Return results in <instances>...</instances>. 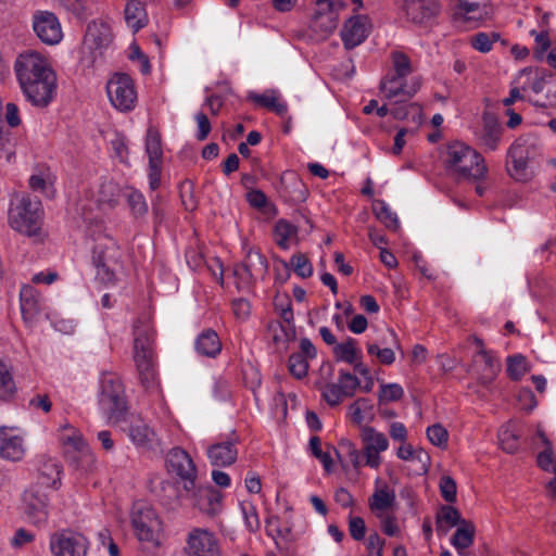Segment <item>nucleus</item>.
<instances>
[{"instance_id": "obj_1", "label": "nucleus", "mask_w": 556, "mask_h": 556, "mask_svg": "<svg viewBox=\"0 0 556 556\" xmlns=\"http://www.w3.org/2000/svg\"><path fill=\"white\" fill-rule=\"evenodd\" d=\"M18 87L33 106L47 108L56 94V75L48 60L29 50L20 53L13 65Z\"/></svg>"}, {"instance_id": "obj_2", "label": "nucleus", "mask_w": 556, "mask_h": 556, "mask_svg": "<svg viewBox=\"0 0 556 556\" xmlns=\"http://www.w3.org/2000/svg\"><path fill=\"white\" fill-rule=\"evenodd\" d=\"M132 337V359L139 380L144 389H154L157 386L156 331L148 316L134 321Z\"/></svg>"}, {"instance_id": "obj_3", "label": "nucleus", "mask_w": 556, "mask_h": 556, "mask_svg": "<svg viewBox=\"0 0 556 556\" xmlns=\"http://www.w3.org/2000/svg\"><path fill=\"white\" fill-rule=\"evenodd\" d=\"M359 437L362 451L352 441L342 439L339 442V450L336 451L338 457H346L355 469H359L362 466L379 468L382 463L380 453L389 447L388 438L370 426H362Z\"/></svg>"}, {"instance_id": "obj_4", "label": "nucleus", "mask_w": 556, "mask_h": 556, "mask_svg": "<svg viewBox=\"0 0 556 556\" xmlns=\"http://www.w3.org/2000/svg\"><path fill=\"white\" fill-rule=\"evenodd\" d=\"M42 203L36 197L27 193L12 198L8 220L12 229L27 237L40 235L43 223Z\"/></svg>"}, {"instance_id": "obj_5", "label": "nucleus", "mask_w": 556, "mask_h": 556, "mask_svg": "<svg viewBox=\"0 0 556 556\" xmlns=\"http://www.w3.org/2000/svg\"><path fill=\"white\" fill-rule=\"evenodd\" d=\"M444 163L463 178L481 180L488 173L483 156L460 141L447 144Z\"/></svg>"}, {"instance_id": "obj_6", "label": "nucleus", "mask_w": 556, "mask_h": 556, "mask_svg": "<svg viewBox=\"0 0 556 556\" xmlns=\"http://www.w3.org/2000/svg\"><path fill=\"white\" fill-rule=\"evenodd\" d=\"M96 279L106 286H114L124 273L123 253L111 238L96 244L92 251Z\"/></svg>"}, {"instance_id": "obj_7", "label": "nucleus", "mask_w": 556, "mask_h": 556, "mask_svg": "<svg viewBox=\"0 0 556 556\" xmlns=\"http://www.w3.org/2000/svg\"><path fill=\"white\" fill-rule=\"evenodd\" d=\"M99 405L112 425L126 421L127 404L124 386L115 374H103L100 381Z\"/></svg>"}, {"instance_id": "obj_8", "label": "nucleus", "mask_w": 556, "mask_h": 556, "mask_svg": "<svg viewBox=\"0 0 556 556\" xmlns=\"http://www.w3.org/2000/svg\"><path fill=\"white\" fill-rule=\"evenodd\" d=\"M131 525L140 542L152 546L160 544L162 522L155 510L144 503H137L131 511Z\"/></svg>"}, {"instance_id": "obj_9", "label": "nucleus", "mask_w": 556, "mask_h": 556, "mask_svg": "<svg viewBox=\"0 0 556 556\" xmlns=\"http://www.w3.org/2000/svg\"><path fill=\"white\" fill-rule=\"evenodd\" d=\"M23 513L27 520L38 527H45L48 523L50 510L49 491L39 485H30L22 495Z\"/></svg>"}, {"instance_id": "obj_10", "label": "nucleus", "mask_w": 556, "mask_h": 556, "mask_svg": "<svg viewBox=\"0 0 556 556\" xmlns=\"http://www.w3.org/2000/svg\"><path fill=\"white\" fill-rule=\"evenodd\" d=\"M165 463L168 473L182 483L184 491L191 492L198 479V469L191 456L181 447H173L166 454Z\"/></svg>"}, {"instance_id": "obj_11", "label": "nucleus", "mask_w": 556, "mask_h": 556, "mask_svg": "<svg viewBox=\"0 0 556 556\" xmlns=\"http://www.w3.org/2000/svg\"><path fill=\"white\" fill-rule=\"evenodd\" d=\"M106 92L114 108L122 112L135 109L137 92L131 77L124 73H116L106 84Z\"/></svg>"}, {"instance_id": "obj_12", "label": "nucleus", "mask_w": 556, "mask_h": 556, "mask_svg": "<svg viewBox=\"0 0 556 556\" xmlns=\"http://www.w3.org/2000/svg\"><path fill=\"white\" fill-rule=\"evenodd\" d=\"M534 154V144L528 137H519L507 151V172L516 180L529 178L528 161Z\"/></svg>"}, {"instance_id": "obj_13", "label": "nucleus", "mask_w": 556, "mask_h": 556, "mask_svg": "<svg viewBox=\"0 0 556 556\" xmlns=\"http://www.w3.org/2000/svg\"><path fill=\"white\" fill-rule=\"evenodd\" d=\"M361 387V381L356 376L340 370L337 383H327L323 388V399L330 406H338L344 399L352 397L357 388Z\"/></svg>"}, {"instance_id": "obj_14", "label": "nucleus", "mask_w": 556, "mask_h": 556, "mask_svg": "<svg viewBox=\"0 0 556 556\" xmlns=\"http://www.w3.org/2000/svg\"><path fill=\"white\" fill-rule=\"evenodd\" d=\"M186 496L191 500L193 507L210 517L222 510L223 494L211 485H197L194 482V489L186 493Z\"/></svg>"}, {"instance_id": "obj_15", "label": "nucleus", "mask_w": 556, "mask_h": 556, "mask_svg": "<svg viewBox=\"0 0 556 556\" xmlns=\"http://www.w3.org/2000/svg\"><path fill=\"white\" fill-rule=\"evenodd\" d=\"M186 553L188 556H220V547L213 532L194 528L188 534Z\"/></svg>"}, {"instance_id": "obj_16", "label": "nucleus", "mask_w": 556, "mask_h": 556, "mask_svg": "<svg viewBox=\"0 0 556 556\" xmlns=\"http://www.w3.org/2000/svg\"><path fill=\"white\" fill-rule=\"evenodd\" d=\"M112 42V31L108 24L103 22H91L88 24L84 41L83 51H88L91 56L89 62L92 63L97 54L101 55Z\"/></svg>"}, {"instance_id": "obj_17", "label": "nucleus", "mask_w": 556, "mask_h": 556, "mask_svg": "<svg viewBox=\"0 0 556 556\" xmlns=\"http://www.w3.org/2000/svg\"><path fill=\"white\" fill-rule=\"evenodd\" d=\"M87 544L84 535L71 531L55 533L50 540L53 556H86Z\"/></svg>"}, {"instance_id": "obj_18", "label": "nucleus", "mask_w": 556, "mask_h": 556, "mask_svg": "<svg viewBox=\"0 0 556 556\" xmlns=\"http://www.w3.org/2000/svg\"><path fill=\"white\" fill-rule=\"evenodd\" d=\"M339 7H342L341 2L334 3L330 0H318L311 21V28L321 36L331 34L338 26Z\"/></svg>"}, {"instance_id": "obj_19", "label": "nucleus", "mask_w": 556, "mask_h": 556, "mask_svg": "<svg viewBox=\"0 0 556 556\" xmlns=\"http://www.w3.org/2000/svg\"><path fill=\"white\" fill-rule=\"evenodd\" d=\"M33 28L37 37L50 46L59 43L63 37L58 17L49 11H38L34 14Z\"/></svg>"}, {"instance_id": "obj_20", "label": "nucleus", "mask_w": 556, "mask_h": 556, "mask_svg": "<svg viewBox=\"0 0 556 556\" xmlns=\"http://www.w3.org/2000/svg\"><path fill=\"white\" fill-rule=\"evenodd\" d=\"M503 130L498 118L493 113L484 112L481 127L475 131L478 146L484 151H495L501 143Z\"/></svg>"}, {"instance_id": "obj_21", "label": "nucleus", "mask_w": 556, "mask_h": 556, "mask_svg": "<svg viewBox=\"0 0 556 556\" xmlns=\"http://www.w3.org/2000/svg\"><path fill=\"white\" fill-rule=\"evenodd\" d=\"M268 269V262L266 257L258 251H249L245 261L238 264L233 268V276L237 277L241 283L249 285L257 277H264Z\"/></svg>"}, {"instance_id": "obj_22", "label": "nucleus", "mask_w": 556, "mask_h": 556, "mask_svg": "<svg viewBox=\"0 0 556 556\" xmlns=\"http://www.w3.org/2000/svg\"><path fill=\"white\" fill-rule=\"evenodd\" d=\"M123 431L127 432L131 442L140 450L154 451L161 447V441L154 430L140 418H134Z\"/></svg>"}, {"instance_id": "obj_23", "label": "nucleus", "mask_w": 556, "mask_h": 556, "mask_svg": "<svg viewBox=\"0 0 556 556\" xmlns=\"http://www.w3.org/2000/svg\"><path fill=\"white\" fill-rule=\"evenodd\" d=\"M403 9L413 23L427 24L440 14L441 4L438 0H405Z\"/></svg>"}, {"instance_id": "obj_24", "label": "nucleus", "mask_w": 556, "mask_h": 556, "mask_svg": "<svg viewBox=\"0 0 556 556\" xmlns=\"http://www.w3.org/2000/svg\"><path fill=\"white\" fill-rule=\"evenodd\" d=\"M238 437L232 433L225 441L208 446L206 455L212 466L226 467L232 465L238 457Z\"/></svg>"}, {"instance_id": "obj_25", "label": "nucleus", "mask_w": 556, "mask_h": 556, "mask_svg": "<svg viewBox=\"0 0 556 556\" xmlns=\"http://www.w3.org/2000/svg\"><path fill=\"white\" fill-rule=\"evenodd\" d=\"M62 466L56 459L42 458L38 468L36 481L31 485H39L46 491H58L62 485Z\"/></svg>"}, {"instance_id": "obj_26", "label": "nucleus", "mask_w": 556, "mask_h": 556, "mask_svg": "<svg viewBox=\"0 0 556 556\" xmlns=\"http://www.w3.org/2000/svg\"><path fill=\"white\" fill-rule=\"evenodd\" d=\"M20 305L24 321L31 325L37 320L42 309V301L39 292L29 285L23 286L20 291Z\"/></svg>"}, {"instance_id": "obj_27", "label": "nucleus", "mask_w": 556, "mask_h": 556, "mask_svg": "<svg viewBox=\"0 0 556 556\" xmlns=\"http://www.w3.org/2000/svg\"><path fill=\"white\" fill-rule=\"evenodd\" d=\"M368 36L365 16H355L348 20L341 30V38L345 49L351 50L361 45Z\"/></svg>"}, {"instance_id": "obj_28", "label": "nucleus", "mask_w": 556, "mask_h": 556, "mask_svg": "<svg viewBox=\"0 0 556 556\" xmlns=\"http://www.w3.org/2000/svg\"><path fill=\"white\" fill-rule=\"evenodd\" d=\"M478 380L482 386L490 384L500 371V363L491 351L481 349L475 356Z\"/></svg>"}, {"instance_id": "obj_29", "label": "nucleus", "mask_w": 556, "mask_h": 556, "mask_svg": "<svg viewBox=\"0 0 556 556\" xmlns=\"http://www.w3.org/2000/svg\"><path fill=\"white\" fill-rule=\"evenodd\" d=\"M391 76H386L380 83V89L388 100L402 97L401 102L412 99L420 89V80L415 78L410 86H407L405 79H400L397 83H391Z\"/></svg>"}, {"instance_id": "obj_30", "label": "nucleus", "mask_w": 556, "mask_h": 556, "mask_svg": "<svg viewBox=\"0 0 556 556\" xmlns=\"http://www.w3.org/2000/svg\"><path fill=\"white\" fill-rule=\"evenodd\" d=\"M25 447L20 435H10L5 427H0V457L18 462L24 457Z\"/></svg>"}, {"instance_id": "obj_31", "label": "nucleus", "mask_w": 556, "mask_h": 556, "mask_svg": "<svg viewBox=\"0 0 556 556\" xmlns=\"http://www.w3.org/2000/svg\"><path fill=\"white\" fill-rule=\"evenodd\" d=\"M194 348L198 354L214 358L222 351V342L215 330L205 329L198 336Z\"/></svg>"}, {"instance_id": "obj_32", "label": "nucleus", "mask_w": 556, "mask_h": 556, "mask_svg": "<svg viewBox=\"0 0 556 556\" xmlns=\"http://www.w3.org/2000/svg\"><path fill=\"white\" fill-rule=\"evenodd\" d=\"M466 521L454 506H442L437 515L435 526L440 534H446L452 527L462 526Z\"/></svg>"}, {"instance_id": "obj_33", "label": "nucleus", "mask_w": 556, "mask_h": 556, "mask_svg": "<svg viewBox=\"0 0 556 556\" xmlns=\"http://www.w3.org/2000/svg\"><path fill=\"white\" fill-rule=\"evenodd\" d=\"M395 498V492L384 484L375 489L369 497L368 505L374 513L386 511L394 506Z\"/></svg>"}, {"instance_id": "obj_34", "label": "nucleus", "mask_w": 556, "mask_h": 556, "mask_svg": "<svg viewBox=\"0 0 556 556\" xmlns=\"http://www.w3.org/2000/svg\"><path fill=\"white\" fill-rule=\"evenodd\" d=\"M536 465L541 470L554 473V478L546 483V489L556 497V456L553 446L544 447L538 454Z\"/></svg>"}, {"instance_id": "obj_35", "label": "nucleus", "mask_w": 556, "mask_h": 556, "mask_svg": "<svg viewBox=\"0 0 556 556\" xmlns=\"http://www.w3.org/2000/svg\"><path fill=\"white\" fill-rule=\"evenodd\" d=\"M248 100L253 102L256 106L268 109L280 116H283L288 112L287 104L285 102H280L274 91H267L262 94L250 92L248 94Z\"/></svg>"}, {"instance_id": "obj_36", "label": "nucleus", "mask_w": 556, "mask_h": 556, "mask_svg": "<svg viewBox=\"0 0 556 556\" xmlns=\"http://www.w3.org/2000/svg\"><path fill=\"white\" fill-rule=\"evenodd\" d=\"M520 431L516 424L508 422L498 431V441L503 451L514 454L519 450Z\"/></svg>"}, {"instance_id": "obj_37", "label": "nucleus", "mask_w": 556, "mask_h": 556, "mask_svg": "<svg viewBox=\"0 0 556 556\" xmlns=\"http://www.w3.org/2000/svg\"><path fill=\"white\" fill-rule=\"evenodd\" d=\"M16 384L12 374V367L0 359V401L9 402L16 394Z\"/></svg>"}, {"instance_id": "obj_38", "label": "nucleus", "mask_w": 556, "mask_h": 556, "mask_svg": "<svg viewBox=\"0 0 556 556\" xmlns=\"http://www.w3.org/2000/svg\"><path fill=\"white\" fill-rule=\"evenodd\" d=\"M125 21L134 33L143 28L147 24V14L143 5L137 1H130L125 8Z\"/></svg>"}, {"instance_id": "obj_39", "label": "nucleus", "mask_w": 556, "mask_h": 556, "mask_svg": "<svg viewBox=\"0 0 556 556\" xmlns=\"http://www.w3.org/2000/svg\"><path fill=\"white\" fill-rule=\"evenodd\" d=\"M356 340L348 338L345 342L338 343L333 346V355L337 362H345L354 364L357 359L362 358L359 349L356 346Z\"/></svg>"}, {"instance_id": "obj_40", "label": "nucleus", "mask_w": 556, "mask_h": 556, "mask_svg": "<svg viewBox=\"0 0 556 556\" xmlns=\"http://www.w3.org/2000/svg\"><path fill=\"white\" fill-rule=\"evenodd\" d=\"M475 539V526L470 521H464L462 526L457 528L454 535L451 539L452 545L458 551L459 555H464L462 552L472 545Z\"/></svg>"}, {"instance_id": "obj_41", "label": "nucleus", "mask_w": 556, "mask_h": 556, "mask_svg": "<svg viewBox=\"0 0 556 556\" xmlns=\"http://www.w3.org/2000/svg\"><path fill=\"white\" fill-rule=\"evenodd\" d=\"M125 197H126V201L129 206L131 216L135 219H140V218L146 217V215L148 214L149 207H148V203L144 199V195L140 191H138L134 188H128L125 193Z\"/></svg>"}, {"instance_id": "obj_42", "label": "nucleus", "mask_w": 556, "mask_h": 556, "mask_svg": "<svg viewBox=\"0 0 556 556\" xmlns=\"http://www.w3.org/2000/svg\"><path fill=\"white\" fill-rule=\"evenodd\" d=\"M374 213L376 217L384 224V226L392 230L396 231L400 228V222L397 215L391 211L389 205L382 201L377 200L374 204Z\"/></svg>"}, {"instance_id": "obj_43", "label": "nucleus", "mask_w": 556, "mask_h": 556, "mask_svg": "<svg viewBox=\"0 0 556 556\" xmlns=\"http://www.w3.org/2000/svg\"><path fill=\"white\" fill-rule=\"evenodd\" d=\"M374 405L370 400L359 397L349 407L351 419L356 425H362L367 417H372Z\"/></svg>"}, {"instance_id": "obj_44", "label": "nucleus", "mask_w": 556, "mask_h": 556, "mask_svg": "<svg viewBox=\"0 0 556 556\" xmlns=\"http://www.w3.org/2000/svg\"><path fill=\"white\" fill-rule=\"evenodd\" d=\"M392 62L395 73L391 75V83L405 79L413 71L409 58L401 51L392 52Z\"/></svg>"}, {"instance_id": "obj_45", "label": "nucleus", "mask_w": 556, "mask_h": 556, "mask_svg": "<svg viewBox=\"0 0 556 556\" xmlns=\"http://www.w3.org/2000/svg\"><path fill=\"white\" fill-rule=\"evenodd\" d=\"M62 442L65 446L72 447L75 452L79 453L84 458H86L87 463L93 462V456L79 433L73 432L72 434L64 435L62 438Z\"/></svg>"}, {"instance_id": "obj_46", "label": "nucleus", "mask_w": 556, "mask_h": 556, "mask_svg": "<svg viewBox=\"0 0 556 556\" xmlns=\"http://www.w3.org/2000/svg\"><path fill=\"white\" fill-rule=\"evenodd\" d=\"M146 151L149 161H162L163 151L161 144V136L157 130L149 128L146 138Z\"/></svg>"}, {"instance_id": "obj_47", "label": "nucleus", "mask_w": 556, "mask_h": 556, "mask_svg": "<svg viewBox=\"0 0 556 556\" xmlns=\"http://www.w3.org/2000/svg\"><path fill=\"white\" fill-rule=\"evenodd\" d=\"M527 371H529V367L523 355L516 354L507 358V374L511 380H520Z\"/></svg>"}, {"instance_id": "obj_48", "label": "nucleus", "mask_w": 556, "mask_h": 556, "mask_svg": "<svg viewBox=\"0 0 556 556\" xmlns=\"http://www.w3.org/2000/svg\"><path fill=\"white\" fill-rule=\"evenodd\" d=\"M121 189L116 182L113 180H104L100 185L99 189V201L101 203L109 204L110 206H114L118 202Z\"/></svg>"}, {"instance_id": "obj_49", "label": "nucleus", "mask_w": 556, "mask_h": 556, "mask_svg": "<svg viewBox=\"0 0 556 556\" xmlns=\"http://www.w3.org/2000/svg\"><path fill=\"white\" fill-rule=\"evenodd\" d=\"M498 39V33H478L471 37V46L479 52L486 53Z\"/></svg>"}, {"instance_id": "obj_50", "label": "nucleus", "mask_w": 556, "mask_h": 556, "mask_svg": "<svg viewBox=\"0 0 556 556\" xmlns=\"http://www.w3.org/2000/svg\"><path fill=\"white\" fill-rule=\"evenodd\" d=\"M288 368L294 378L302 379L307 376L308 359L303 354L293 353L289 357Z\"/></svg>"}, {"instance_id": "obj_51", "label": "nucleus", "mask_w": 556, "mask_h": 556, "mask_svg": "<svg viewBox=\"0 0 556 556\" xmlns=\"http://www.w3.org/2000/svg\"><path fill=\"white\" fill-rule=\"evenodd\" d=\"M404 390L399 383H381L378 394L379 403L395 402L403 397Z\"/></svg>"}, {"instance_id": "obj_52", "label": "nucleus", "mask_w": 556, "mask_h": 556, "mask_svg": "<svg viewBox=\"0 0 556 556\" xmlns=\"http://www.w3.org/2000/svg\"><path fill=\"white\" fill-rule=\"evenodd\" d=\"M296 233V228L285 219H279L275 226L276 243L282 248H288V240Z\"/></svg>"}, {"instance_id": "obj_53", "label": "nucleus", "mask_w": 556, "mask_h": 556, "mask_svg": "<svg viewBox=\"0 0 556 556\" xmlns=\"http://www.w3.org/2000/svg\"><path fill=\"white\" fill-rule=\"evenodd\" d=\"M290 264L294 273L301 278H308L313 275V265L303 253L293 254Z\"/></svg>"}, {"instance_id": "obj_54", "label": "nucleus", "mask_w": 556, "mask_h": 556, "mask_svg": "<svg viewBox=\"0 0 556 556\" xmlns=\"http://www.w3.org/2000/svg\"><path fill=\"white\" fill-rule=\"evenodd\" d=\"M530 35L534 37L535 47L533 53L536 60L542 61L551 47V40L546 30L536 31L531 30Z\"/></svg>"}, {"instance_id": "obj_55", "label": "nucleus", "mask_w": 556, "mask_h": 556, "mask_svg": "<svg viewBox=\"0 0 556 556\" xmlns=\"http://www.w3.org/2000/svg\"><path fill=\"white\" fill-rule=\"evenodd\" d=\"M309 448L312 454L320 460L325 470L330 472L332 469V458L328 452H323L321 441L318 437H312L309 439Z\"/></svg>"}, {"instance_id": "obj_56", "label": "nucleus", "mask_w": 556, "mask_h": 556, "mask_svg": "<svg viewBox=\"0 0 556 556\" xmlns=\"http://www.w3.org/2000/svg\"><path fill=\"white\" fill-rule=\"evenodd\" d=\"M427 437L435 446H446L448 440L447 430L440 424L432 425L427 428Z\"/></svg>"}, {"instance_id": "obj_57", "label": "nucleus", "mask_w": 556, "mask_h": 556, "mask_svg": "<svg viewBox=\"0 0 556 556\" xmlns=\"http://www.w3.org/2000/svg\"><path fill=\"white\" fill-rule=\"evenodd\" d=\"M439 486L441 495L445 502L454 503L456 501L457 486L455 480L452 477H441Z\"/></svg>"}, {"instance_id": "obj_58", "label": "nucleus", "mask_w": 556, "mask_h": 556, "mask_svg": "<svg viewBox=\"0 0 556 556\" xmlns=\"http://www.w3.org/2000/svg\"><path fill=\"white\" fill-rule=\"evenodd\" d=\"M244 523L250 532H256L260 529V519L256 508L252 504L241 505Z\"/></svg>"}, {"instance_id": "obj_59", "label": "nucleus", "mask_w": 556, "mask_h": 556, "mask_svg": "<svg viewBox=\"0 0 556 556\" xmlns=\"http://www.w3.org/2000/svg\"><path fill=\"white\" fill-rule=\"evenodd\" d=\"M60 2L78 18H85L88 14V0H60Z\"/></svg>"}, {"instance_id": "obj_60", "label": "nucleus", "mask_w": 556, "mask_h": 556, "mask_svg": "<svg viewBox=\"0 0 556 556\" xmlns=\"http://www.w3.org/2000/svg\"><path fill=\"white\" fill-rule=\"evenodd\" d=\"M349 532L355 541H363L366 534V525L362 517L349 516Z\"/></svg>"}, {"instance_id": "obj_61", "label": "nucleus", "mask_w": 556, "mask_h": 556, "mask_svg": "<svg viewBox=\"0 0 556 556\" xmlns=\"http://www.w3.org/2000/svg\"><path fill=\"white\" fill-rule=\"evenodd\" d=\"M395 103L399 105H396L390 110V114L395 119H405L408 116L409 111H414L418 115H420V113H421V106L417 103H410L408 105H404V104H401L402 103L401 100L396 101Z\"/></svg>"}, {"instance_id": "obj_62", "label": "nucleus", "mask_w": 556, "mask_h": 556, "mask_svg": "<svg viewBox=\"0 0 556 556\" xmlns=\"http://www.w3.org/2000/svg\"><path fill=\"white\" fill-rule=\"evenodd\" d=\"M383 546L384 541L379 536L377 532L369 534L366 542L368 556H382Z\"/></svg>"}, {"instance_id": "obj_63", "label": "nucleus", "mask_w": 556, "mask_h": 556, "mask_svg": "<svg viewBox=\"0 0 556 556\" xmlns=\"http://www.w3.org/2000/svg\"><path fill=\"white\" fill-rule=\"evenodd\" d=\"M268 330L273 333L275 343L286 342L290 339V329L283 327L279 321L269 323Z\"/></svg>"}, {"instance_id": "obj_64", "label": "nucleus", "mask_w": 556, "mask_h": 556, "mask_svg": "<svg viewBox=\"0 0 556 556\" xmlns=\"http://www.w3.org/2000/svg\"><path fill=\"white\" fill-rule=\"evenodd\" d=\"M195 122L198 124V134L197 139L199 141H203L207 138L208 134L211 132V123L203 112H199L195 114Z\"/></svg>"}]
</instances>
